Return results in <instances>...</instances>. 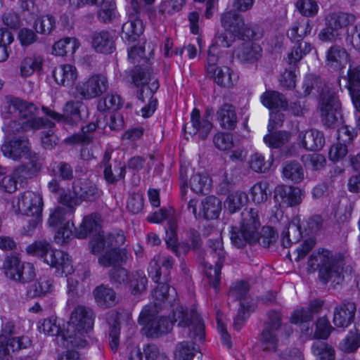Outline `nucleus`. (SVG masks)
Wrapping results in <instances>:
<instances>
[{
	"mask_svg": "<svg viewBox=\"0 0 360 360\" xmlns=\"http://www.w3.org/2000/svg\"><path fill=\"white\" fill-rule=\"evenodd\" d=\"M139 323L146 326L148 335L151 337L169 333L174 323L182 328H188V336L193 339L202 341L205 339V326L194 309H188L181 306L177 307L172 312V319L169 317H159L150 319L148 315L142 311L139 317Z\"/></svg>",
	"mask_w": 360,
	"mask_h": 360,
	"instance_id": "1",
	"label": "nucleus"
},
{
	"mask_svg": "<svg viewBox=\"0 0 360 360\" xmlns=\"http://www.w3.org/2000/svg\"><path fill=\"white\" fill-rule=\"evenodd\" d=\"M9 110L19 117L18 121H11L8 124L2 127L6 133L13 134L28 130L48 129L43 131L41 135V145L45 149L51 150L58 142V137L54 134L52 129L55 123L46 118L36 117V107L32 103H29L20 98H15L11 100Z\"/></svg>",
	"mask_w": 360,
	"mask_h": 360,
	"instance_id": "2",
	"label": "nucleus"
},
{
	"mask_svg": "<svg viewBox=\"0 0 360 360\" xmlns=\"http://www.w3.org/2000/svg\"><path fill=\"white\" fill-rule=\"evenodd\" d=\"M125 237L122 231L104 233L101 232L94 236L89 243L91 252L98 255L103 252L98 257V263L103 267L125 263L127 259V252L120 248L124 244Z\"/></svg>",
	"mask_w": 360,
	"mask_h": 360,
	"instance_id": "3",
	"label": "nucleus"
},
{
	"mask_svg": "<svg viewBox=\"0 0 360 360\" xmlns=\"http://www.w3.org/2000/svg\"><path fill=\"white\" fill-rule=\"evenodd\" d=\"M292 327L283 323L282 315L275 310H269L262 323L259 335V343L263 351L276 352L281 344H285L292 333Z\"/></svg>",
	"mask_w": 360,
	"mask_h": 360,
	"instance_id": "4",
	"label": "nucleus"
},
{
	"mask_svg": "<svg viewBox=\"0 0 360 360\" xmlns=\"http://www.w3.org/2000/svg\"><path fill=\"white\" fill-rule=\"evenodd\" d=\"M93 311L84 306L76 307L67 323L66 333L59 336V340L69 341L72 347L83 348L87 345L84 334L93 328Z\"/></svg>",
	"mask_w": 360,
	"mask_h": 360,
	"instance_id": "5",
	"label": "nucleus"
},
{
	"mask_svg": "<svg viewBox=\"0 0 360 360\" xmlns=\"http://www.w3.org/2000/svg\"><path fill=\"white\" fill-rule=\"evenodd\" d=\"M26 251L30 255L40 257L61 275L67 276L74 271L70 255L64 251L53 250L51 244L46 241H36L28 245Z\"/></svg>",
	"mask_w": 360,
	"mask_h": 360,
	"instance_id": "6",
	"label": "nucleus"
},
{
	"mask_svg": "<svg viewBox=\"0 0 360 360\" xmlns=\"http://www.w3.org/2000/svg\"><path fill=\"white\" fill-rule=\"evenodd\" d=\"M261 226L259 211L256 208H245L241 212L240 227H232L231 243L237 248H243L247 243L252 245L258 240L257 231Z\"/></svg>",
	"mask_w": 360,
	"mask_h": 360,
	"instance_id": "7",
	"label": "nucleus"
},
{
	"mask_svg": "<svg viewBox=\"0 0 360 360\" xmlns=\"http://www.w3.org/2000/svg\"><path fill=\"white\" fill-rule=\"evenodd\" d=\"M307 268L310 271L319 269V276L323 283L330 281L340 284L343 280L342 268L330 259L328 250L313 252L309 257Z\"/></svg>",
	"mask_w": 360,
	"mask_h": 360,
	"instance_id": "8",
	"label": "nucleus"
},
{
	"mask_svg": "<svg viewBox=\"0 0 360 360\" xmlns=\"http://www.w3.org/2000/svg\"><path fill=\"white\" fill-rule=\"evenodd\" d=\"M319 108L323 124L328 127H335L341 122V105L337 92L331 84H327L322 89Z\"/></svg>",
	"mask_w": 360,
	"mask_h": 360,
	"instance_id": "9",
	"label": "nucleus"
},
{
	"mask_svg": "<svg viewBox=\"0 0 360 360\" xmlns=\"http://www.w3.org/2000/svg\"><path fill=\"white\" fill-rule=\"evenodd\" d=\"M122 264L110 266H112L109 272L110 282L117 287L129 285L134 295L142 293L146 289L148 283L144 271L137 270L129 274L127 269L120 266Z\"/></svg>",
	"mask_w": 360,
	"mask_h": 360,
	"instance_id": "10",
	"label": "nucleus"
},
{
	"mask_svg": "<svg viewBox=\"0 0 360 360\" xmlns=\"http://www.w3.org/2000/svg\"><path fill=\"white\" fill-rule=\"evenodd\" d=\"M3 269L6 277L19 283H29L36 276L33 264L22 263L18 255L7 256L3 263Z\"/></svg>",
	"mask_w": 360,
	"mask_h": 360,
	"instance_id": "11",
	"label": "nucleus"
},
{
	"mask_svg": "<svg viewBox=\"0 0 360 360\" xmlns=\"http://www.w3.org/2000/svg\"><path fill=\"white\" fill-rule=\"evenodd\" d=\"M221 24L227 32L232 33L238 39H250L255 37L254 31L245 24L243 16L236 11L224 12L221 15Z\"/></svg>",
	"mask_w": 360,
	"mask_h": 360,
	"instance_id": "12",
	"label": "nucleus"
},
{
	"mask_svg": "<svg viewBox=\"0 0 360 360\" xmlns=\"http://www.w3.org/2000/svg\"><path fill=\"white\" fill-rule=\"evenodd\" d=\"M42 110L46 115L58 122L74 125L80 122L82 119V112H86L87 108L82 101H70L65 104L63 108V114L56 112L46 107H43Z\"/></svg>",
	"mask_w": 360,
	"mask_h": 360,
	"instance_id": "13",
	"label": "nucleus"
},
{
	"mask_svg": "<svg viewBox=\"0 0 360 360\" xmlns=\"http://www.w3.org/2000/svg\"><path fill=\"white\" fill-rule=\"evenodd\" d=\"M15 325L13 321H6L2 324L0 335V354L6 355L10 352H15L27 348L31 345L30 339L27 336L12 337Z\"/></svg>",
	"mask_w": 360,
	"mask_h": 360,
	"instance_id": "14",
	"label": "nucleus"
},
{
	"mask_svg": "<svg viewBox=\"0 0 360 360\" xmlns=\"http://www.w3.org/2000/svg\"><path fill=\"white\" fill-rule=\"evenodd\" d=\"M215 56L210 52L207 57V74L219 86L231 88L238 82V75L230 67L215 64Z\"/></svg>",
	"mask_w": 360,
	"mask_h": 360,
	"instance_id": "15",
	"label": "nucleus"
},
{
	"mask_svg": "<svg viewBox=\"0 0 360 360\" xmlns=\"http://www.w3.org/2000/svg\"><path fill=\"white\" fill-rule=\"evenodd\" d=\"M207 245L213 254V257L217 260L213 267L212 264L209 266L205 264V274L210 284L214 289H217L221 281V269L226 257V252L223 248V242L220 237L210 238L207 241Z\"/></svg>",
	"mask_w": 360,
	"mask_h": 360,
	"instance_id": "16",
	"label": "nucleus"
},
{
	"mask_svg": "<svg viewBox=\"0 0 360 360\" xmlns=\"http://www.w3.org/2000/svg\"><path fill=\"white\" fill-rule=\"evenodd\" d=\"M141 5L136 0H131V8L128 11L129 20L122 25V37L129 41H135L143 32V27L139 18Z\"/></svg>",
	"mask_w": 360,
	"mask_h": 360,
	"instance_id": "17",
	"label": "nucleus"
},
{
	"mask_svg": "<svg viewBox=\"0 0 360 360\" xmlns=\"http://www.w3.org/2000/svg\"><path fill=\"white\" fill-rule=\"evenodd\" d=\"M107 88V78L101 75H94L79 83L76 91L82 98L91 99L101 96Z\"/></svg>",
	"mask_w": 360,
	"mask_h": 360,
	"instance_id": "18",
	"label": "nucleus"
},
{
	"mask_svg": "<svg viewBox=\"0 0 360 360\" xmlns=\"http://www.w3.org/2000/svg\"><path fill=\"white\" fill-rule=\"evenodd\" d=\"M3 155L13 160H18L22 158L31 159L36 154L30 150V143L27 138L21 136L5 142L1 146Z\"/></svg>",
	"mask_w": 360,
	"mask_h": 360,
	"instance_id": "19",
	"label": "nucleus"
},
{
	"mask_svg": "<svg viewBox=\"0 0 360 360\" xmlns=\"http://www.w3.org/2000/svg\"><path fill=\"white\" fill-rule=\"evenodd\" d=\"M157 80L152 82L150 87L141 88L137 91L136 97L143 106L141 108V115L144 118L150 117L155 112L158 106V100L154 94L159 88Z\"/></svg>",
	"mask_w": 360,
	"mask_h": 360,
	"instance_id": "20",
	"label": "nucleus"
},
{
	"mask_svg": "<svg viewBox=\"0 0 360 360\" xmlns=\"http://www.w3.org/2000/svg\"><path fill=\"white\" fill-rule=\"evenodd\" d=\"M19 210L27 216L41 215L43 201L38 193L27 191L18 197Z\"/></svg>",
	"mask_w": 360,
	"mask_h": 360,
	"instance_id": "21",
	"label": "nucleus"
},
{
	"mask_svg": "<svg viewBox=\"0 0 360 360\" xmlns=\"http://www.w3.org/2000/svg\"><path fill=\"white\" fill-rule=\"evenodd\" d=\"M173 264L174 261L170 256L156 255L149 263V276L154 282L160 281L161 278H168Z\"/></svg>",
	"mask_w": 360,
	"mask_h": 360,
	"instance_id": "22",
	"label": "nucleus"
},
{
	"mask_svg": "<svg viewBox=\"0 0 360 360\" xmlns=\"http://www.w3.org/2000/svg\"><path fill=\"white\" fill-rule=\"evenodd\" d=\"M349 58L350 55L347 49L338 44L331 46L326 53V64L335 71L344 69Z\"/></svg>",
	"mask_w": 360,
	"mask_h": 360,
	"instance_id": "23",
	"label": "nucleus"
},
{
	"mask_svg": "<svg viewBox=\"0 0 360 360\" xmlns=\"http://www.w3.org/2000/svg\"><path fill=\"white\" fill-rule=\"evenodd\" d=\"M304 193L298 187L280 185L274 191V198L280 203L292 207L302 202Z\"/></svg>",
	"mask_w": 360,
	"mask_h": 360,
	"instance_id": "24",
	"label": "nucleus"
},
{
	"mask_svg": "<svg viewBox=\"0 0 360 360\" xmlns=\"http://www.w3.org/2000/svg\"><path fill=\"white\" fill-rule=\"evenodd\" d=\"M298 144L307 150H319L325 143L323 134L316 129L300 131L297 135Z\"/></svg>",
	"mask_w": 360,
	"mask_h": 360,
	"instance_id": "25",
	"label": "nucleus"
},
{
	"mask_svg": "<svg viewBox=\"0 0 360 360\" xmlns=\"http://www.w3.org/2000/svg\"><path fill=\"white\" fill-rule=\"evenodd\" d=\"M110 155L106 152L102 161L104 167V178L108 183L114 184L125 177L126 166L120 161H115L112 165L110 163Z\"/></svg>",
	"mask_w": 360,
	"mask_h": 360,
	"instance_id": "26",
	"label": "nucleus"
},
{
	"mask_svg": "<svg viewBox=\"0 0 360 360\" xmlns=\"http://www.w3.org/2000/svg\"><path fill=\"white\" fill-rule=\"evenodd\" d=\"M101 217L97 214H91L84 217L79 226L75 229L74 236L79 239L97 236L101 233Z\"/></svg>",
	"mask_w": 360,
	"mask_h": 360,
	"instance_id": "27",
	"label": "nucleus"
},
{
	"mask_svg": "<svg viewBox=\"0 0 360 360\" xmlns=\"http://www.w3.org/2000/svg\"><path fill=\"white\" fill-rule=\"evenodd\" d=\"M356 312L354 302H347L336 307L334 309L333 323L336 327L347 328L353 322Z\"/></svg>",
	"mask_w": 360,
	"mask_h": 360,
	"instance_id": "28",
	"label": "nucleus"
},
{
	"mask_svg": "<svg viewBox=\"0 0 360 360\" xmlns=\"http://www.w3.org/2000/svg\"><path fill=\"white\" fill-rule=\"evenodd\" d=\"M322 306L323 302L321 300H311L308 307L297 309L294 311L290 317L291 323L294 324H301L311 321L314 314L319 313Z\"/></svg>",
	"mask_w": 360,
	"mask_h": 360,
	"instance_id": "29",
	"label": "nucleus"
},
{
	"mask_svg": "<svg viewBox=\"0 0 360 360\" xmlns=\"http://www.w3.org/2000/svg\"><path fill=\"white\" fill-rule=\"evenodd\" d=\"M72 190L75 195L84 200H91L98 196L97 186L86 179H79L73 182Z\"/></svg>",
	"mask_w": 360,
	"mask_h": 360,
	"instance_id": "30",
	"label": "nucleus"
},
{
	"mask_svg": "<svg viewBox=\"0 0 360 360\" xmlns=\"http://www.w3.org/2000/svg\"><path fill=\"white\" fill-rule=\"evenodd\" d=\"M312 27L313 24L309 18L301 17L293 22L288 30V36L292 42L303 41L310 34Z\"/></svg>",
	"mask_w": 360,
	"mask_h": 360,
	"instance_id": "31",
	"label": "nucleus"
},
{
	"mask_svg": "<svg viewBox=\"0 0 360 360\" xmlns=\"http://www.w3.org/2000/svg\"><path fill=\"white\" fill-rule=\"evenodd\" d=\"M93 295L97 305L103 309L112 307L117 302L114 290L103 284L97 286L94 290Z\"/></svg>",
	"mask_w": 360,
	"mask_h": 360,
	"instance_id": "32",
	"label": "nucleus"
},
{
	"mask_svg": "<svg viewBox=\"0 0 360 360\" xmlns=\"http://www.w3.org/2000/svg\"><path fill=\"white\" fill-rule=\"evenodd\" d=\"M207 115L202 120L200 119V112L197 108H194L191 113V122L193 127V131L190 134L195 135L199 133L201 139H205L212 128V124L209 120Z\"/></svg>",
	"mask_w": 360,
	"mask_h": 360,
	"instance_id": "33",
	"label": "nucleus"
},
{
	"mask_svg": "<svg viewBox=\"0 0 360 360\" xmlns=\"http://www.w3.org/2000/svg\"><path fill=\"white\" fill-rule=\"evenodd\" d=\"M217 117L220 127L224 129L233 130L236 127L237 115L231 104H223L217 112Z\"/></svg>",
	"mask_w": 360,
	"mask_h": 360,
	"instance_id": "34",
	"label": "nucleus"
},
{
	"mask_svg": "<svg viewBox=\"0 0 360 360\" xmlns=\"http://www.w3.org/2000/svg\"><path fill=\"white\" fill-rule=\"evenodd\" d=\"M39 330L49 335L56 336L57 343L63 347H72V344L69 341H66V338L64 340L58 339L59 336L66 333V328H60V324L57 323L56 318L51 317L44 319L42 324L39 326Z\"/></svg>",
	"mask_w": 360,
	"mask_h": 360,
	"instance_id": "35",
	"label": "nucleus"
},
{
	"mask_svg": "<svg viewBox=\"0 0 360 360\" xmlns=\"http://www.w3.org/2000/svg\"><path fill=\"white\" fill-rule=\"evenodd\" d=\"M236 54L241 61L253 63L262 56V48L257 44L245 42L238 46Z\"/></svg>",
	"mask_w": 360,
	"mask_h": 360,
	"instance_id": "36",
	"label": "nucleus"
},
{
	"mask_svg": "<svg viewBox=\"0 0 360 360\" xmlns=\"http://www.w3.org/2000/svg\"><path fill=\"white\" fill-rule=\"evenodd\" d=\"M53 76L57 84L70 86L77 79V70L69 64L60 65L53 70Z\"/></svg>",
	"mask_w": 360,
	"mask_h": 360,
	"instance_id": "37",
	"label": "nucleus"
},
{
	"mask_svg": "<svg viewBox=\"0 0 360 360\" xmlns=\"http://www.w3.org/2000/svg\"><path fill=\"white\" fill-rule=\"evenodd\" d=\"M92 46L97 52L103 53H110L115 50L112 37L106 31L93 34Z\"/></svg>",
	"mask_w": 360,
	"mask_h": 360,
	"instance_id": "38",
	"label": "nucleus"
},
{
	"mask_svg": "<svg viewBox=\"0 0 360 360\" xmlns=\"http://www.w3.org/2000/svg\"><path fill=\"white\" fill-rule=\"evenodd\" d=\"M262 103L269 110H286L288 104L284 96L278 91H266L260 97Z\"/></svg>",
	"mask_w": 360,
	"mask_h": 360,
	"instance_id": "39",
	"label": "nucleus"
},
{
	"mask_svg": "<svg viewBox=\"0 0 360 360\" xmlns=\"http://www.w3.org/2000/svg\"><path fill=\"white\" fill-rule=\"evenodd\" d=\"M53 288V280L46 276H42L30 285L27 295L31 297H44L51 293Z\"/></svg>",
	"mask_w": 360,
	"mask_h": 360,
	"instance_id": "40",
	"label": "nucleus"
},
{
	"mask_svg": "<svg viewBox=\"0 0 360 360\" xmlns=\"http://www.w3.org/2000/svg\"><path fill=\"white\" fill-rule=\"evenodd\" d=\"M79 42L76 38L65 37L56 41L52 47V53L58 56H63L68 53L73 54L79 47Z\"/></svg>",
	"mask_w": 360,
	"mask_h": 360,
	"instance_id": "41",
	"label": "nucleus"
},
{
	"mask_svg": "<svg viewBox=\"0 0 360 360\" xmlns=\"http://www.w3.org/2000/svg\"><path fill=\"white\" fill-rule=\"evenodd\" d=\"M176 229H177V221L175 218H171L168 220L165 226V241L169 248H171L172 251L177 256L180 257L181 248H183L184 245L182 244L176 245Z\"/></svg>",
	"mask_w": 360,
	"mask_h": 360,
	"instance_id": "42",
	"label": "nucleus"
},
{
	"mask_svg": "<svg viewBox=\"0 0 360 360\" xmlns=\"http://www.w3.org/2000/svg\"><path fill=\"white\" fill-rule=\"evenodd\" d=\"M203 217L206 219H217L221 212V201L213 195L206 197L201 202Z\"/></svg>",
	"mask_w": 360,
	"mask_h": 360,
	"instance_id": "43",
	"label": "nucleus"
},
{
	"mask_svg": "<svg viewBox=\"0 0 360 360\" xmlns=\"http://www.w3.org/2000/svg\"><path fill=\"white\" fill-rule=\"evenodd\" d=\"M199 347L193 342L184 341L176 345L175 351V360H193L195 354L198 352ZM202 354L198 356V360Z\"/></svg>",
	"mask_w": 360,
	"mask_h": 360,
	"instance_id": "44",
	"label": "nucleus"
},
{
	"mask_svg": "<svg viewBox=\"0 0 360 360\" xmlns=\"http://www.w3.org/2000/svg\"><path fill=\"white\" fill-rule=\"evenodd\" d=\"M168 278H161L160 281L156 282L158 285L153 292L154 298L160 302H164L165 300H170L174 299L176 296V292L174 288H171L168 282Z\"/></svg>",
	"mask_w": 360,
	"mask_h": 360,
	"instance_id": "45",
	"label": "nucleus"
},
{
	"mask_svg": "<svg viewBox=\"0 0 360 360\" xmlns=\"http://www.w3.org/2000/svg\"><path fill=\"white\" fill-rule=\"evenodd\" d=\"M28 160L29 162L27 164L20 165L13 172L14 177L21 182L23 179L31 178L40 169V165L37 162L36 156Z\"/></svg>",
	"mask_w": 360,
	"mask_h": 360,
	"instance_id": "46",
	"label": "nucleus"
},
{
	"mask_svg": "<svg viewBox=\"0 0 360 360\" xmlns=\"http://www.w3.org/2000/svg\"><path fill=\"white\" fill-rule=\"evenodd\" d=\"M72 215L73 214L72 213L71 209H69V210L67 211L60 207H58L50 214L49 224L50 226L54 227L64 225L69 226V224L74 226V224L72 222L71 219Z\"/></svg>",
	"mask_w": 360,
	"mask_h": 360,
	"instance_id": "47",
	"label": "nucleus"
},
{
	"mask_svg": "<svg viewBox=\"0 0 360 360\" xmlns=\"http://www.w3.org/2000/svg\"><path fill=\"white\" fill-rule=\"evenodd\" d=\"M98 127L96 122H90L82 127V134H75L65 139V141L68 143H80L82 145L89 144L92 136L91 134Z\"/></svg>",
	"mask_w": 360,
	"mask_h": 360,
	"instance_id": "48",
	"label": "nucleus"
},
{
	"mask_svg": "<svg viewBox=\"0 0 360 360\" xmlns=\"http://www.w3.org/2000/svg\"><path fill=\"white\" fill-rule=\"evenodd\" d=\"M43 64V58L40 56L33 55L25 58L20 65V74L22 77H27L34 72L40 71Z\"/></svg>",
	"mask_w": 360,
	"mask_h": 360,
	"instance_id": "49",
	"label": "nucleus"
},
{
	"mask_svg": "<svg viewBox=\"0 0 360 360\" xmlns=\"http://www.w3.org/2000/svg\"><path fill=\"white\" fill-rule=\"evenodd\" d=\"M191 189L198 194H206L211 187V179L207 174L197 173L190 179Z\"/></svg>",
	"mask_w": 360,
	"mask_h": 360,
	"instance_id": "50",
	"label": "nucleus"
},
{
	"mask_svg": "<svg viewBox=\"0 0 360 360\" xmlns=\"http://www.w3.org/2000/svg\"><path fill=\"white\" fill-rule=\"evenodd\" d=\"M294 45L288 53V62L289 64H295L304 56L308 54L312 49L311 44L306 41L293 42Z\"/></svg>",
	"mask_w": 360,
	"mask_h": 360,
	"instance_id": "51",
	"label": "nucleus"
},
{
	"mask_svg": "<svg viewBox=\"0 0 360 360\" xmlns=\"http://www.w3.org/2000/svg\"><path fill=\"white\" fill-rule=\"evenodd\" d=\"M153 72L152 70L148 67L136 66L134 70H131V77L133 83L137 87H150V86H146L148 84L151 79Z\"/></svg>",
	"mask_w": 360,
	"mask_h": 360,
	"instance_id": "52",
	"label": "nucleus"
},
{
	"mask_svg": "<svg viewBox=\"0 0 360 360\" xmlns=\"http://www.w3.org/2000/svg\"><path fill=\"white\" fill-rule=\"evenodd\" d=\"M283 175L285 179L295 184L304 179L303 169L299 162L295 161L285 163L283 168Z\"/></svg>",
	"mask_w": 360,
	"mask_h": 360,
	"instance_id": "53",
	"label": "nucleus"
},
{
	"mask_svg": "<svg viewBox=\"0 0 360 360\" xmlns=\"http://www.w3.org/2000/svg\"><path fill=\"white\" fill-rule=\"evenodd\" d=\"M301 237L300 227L295 223L288 224L281 233V243L283 247L288 248L293 243L297 242Z\"/></svg>",
	"mask_w": 360,
	"mask_h": 360,
	"instance_id": "54",
	"label": "nucleus"
},
{
	"mask_svg": "<svg viewBox=\"0 0 360 360\" xmlns=\"http://www.w3.org/2000/svg\"><path fill=\"white\" fill-rule=\"evenodd\" d=\"M356 18L354 15L347 13H335L328 15L326 21L328 25L339 31L340 29L347 27L348 25L354 22Z\"/></svg>",
	"mask_w": 360,
	"mask_h": 360,
	"instance_id": "55",
	"label": "nucleus"
},
{
	"mask_svg": "<svg viewBox=\"0 0 360 360\" xmlns=\"http://www.w3.org/2000/svg\"><path fill=\"white\" fill-rule=\"evenodd\" d=\"M248 195L245 192L237 191L230 193L225 202V205L231 213L239 211L247 202Z\"/></svg>",
	"mask_w": 360,
	"mask_h": 360,
	"instance_id": "56",
	"label": "nucleus"
},
{
	"mask_svg": "<svg viewBox=\"0 0 360 360\" xmlns=\"http://www.w3.org/2000/svg\"><path fill=\"white\" fill-rule=\"evenodd\" d=\"M278 237V233L273 227L263 226L260 232L257 231L258 240L252 245L258 243L264 248H269L277 240Z\"/></svg>",
	"mask_w": 360,
	"mask_h": 360,
	"instance_id": "57",
	"label": "nucleus"
},
{
	"mask_svg": "<svg viewBox=\"0 0 360 360\" xmlns=\"http://www.w3.org/2000/svg\"><path fill=\"white\" fill-rule=\"evenodd\" d=\"M311 350L318 360H334L335 351L327 343L316 341L311 346Z\"/></svg>",
	"mask_w": 360,
	"mask_h": 360,
	"instance_id": "58",
	"label": "nucleus"
},
{
	"mask_svg": "<svg viewBox=\"0 0 360 360\" xmlns=\"http://www.w3.org/2000/svg\"><path fill=\"white\" fill-rule=\"evenodd\" d=\"M291 137L290 132L279 131L264 136V143L271 148H278L287 143Z\"/></svg>",
	"mask_w": 360,
	"mask_h": 360,
	"instance_id": "59",
	"label": "nucleus"
},
{
	"mask_svg": "<svg viewBox=\"0 0 360 360\" xmlns=\"http://www.w3.org/2000/svg\"><path fill=\"white\" fill-rule=\"evenodd\" d=\"M269 183L259 181L254 184L250 189V197L256 204L265 202L268 198Z\"/></svg>",
	"mask_w": 360,
	"mask_h": 360,
	"instance_id": "60",
	"label": "nucleus"
},
{
	"mask_svg": "<svg viewBox=\"0 0 360 360\" xmlns=\"http://www.w3.org/2000/svg\"><path fill=\"white\" fill-rule=\"evenodd\" d=\"M123 103V100L118 94H110L98 102L97 108L99 111L117 110L122 108Z\"/></svg>",
	"mask_w": 360,
	"mask_h": 360,
	"instance_id": "61",
	"label": "nucleus"
},
{
	"mask_svg": "<svg viewBox=\"0 0 360 360\" xmlns=\"http://www.w3.org/2000/svg\"><path fill=\"white\" fill-rule=\"evenodd\" d=\"M34 26L37 32L49 34L56 27V20L51 15H43L35 21Z\"/></svg>",
	"mask_w": 360,
	"mask_h": 360,
	"instance_id": "62",
	"label": "nucleus"
},
{
	"mask_svg": "<svg viewBox=\"0 0 360 360\" xmlns=\"http://www.w3.org/2000/svg\"><path fill=\"white\" fill-rule=\"evenodd\" d=\"M360 347V334L357 331H349L340 343V349L345 352H353Z\"/></svg>",
	"mask_w": 360,
	"mask_h": 360,
	"instance_id": "63",
	"label": "nucleus"
},
{
	"mask_svg": "<svg viewBox=\"0 0 360 360\" xmlns=\"http://www.w3.org/2000/svg\"><path fill=\"white\" fill-rule=\"evenodd\" d=\"M347 88L349 93L360 89V64L356 66L349 65L347 70Z\"/></svg>",
	"mask_w": 360,
	"mask_h": 360,
	"instance_id": "64",
	"label": "nucleus"
}]
</instances>
